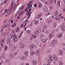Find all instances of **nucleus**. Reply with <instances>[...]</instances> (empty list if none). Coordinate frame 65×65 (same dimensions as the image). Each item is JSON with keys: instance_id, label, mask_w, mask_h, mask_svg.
<instances>
[{"instance_id": "obj_51", "label": "nucleus", "mask_w": 65, "mask_h": 65, "mask_svg": "<svg viewBox=\"0 0 65 65\" xmlns=\"http://www.w3.org/2000/svg\"><path fill=\"white\" fill-rule=\"evenodd\" d=\"M3 63V60H2V62H1V63H0V65H1V64H2Z\"/></svg>"}, {"instance_id": "obj_18", "label": "nucleus", "mask_w": 65, "mask_h": 65, "mask_svg": "<svg viewBox=\"0 0 65 65\" xmlns=\"http://www.w3.org/2000/svg\"><path fill=\"white\" fill-rule=\"evenodd\" d=\"M19 31H20V28L19 27H18L16 29V32H18Z\"/></svg>"}, {"instance_id": "obj_22", "label": "nucleus", "mask_w": 65, "mask_h": 65, "mask_svg": "<svg viewBox=\"0 0 65 65\" xmlns=\"http://www.w3.org/2000/svg\"><path fill=\"white\" fill-rule=\"evenodd\" d=\"M60 3L61 2L59 1H57V5L58 6H61V4H60Z\"/></svg>"}, {"instance_id": "obj_19", "label": "nucleus", "mask_w": 65, "mask_h": 65, "mask_svg": "<svg viewBox=\"0 0 65 65\" xmlns=\"http://www.w3.org/2000/svg\"><path fill=\"white\" fill-rule=\"evenodd\" d=\"M46 40V38L43 39L42 40V42H45Z\"/></svg>"}, {"instance_id": "obj_20", "label": "nucleus", "mask_w": 65, "mask_h": 65, "mask_svg": "<svg viewBox=\"0 0 65 65\" xmlns=\"http://www.w3.org/2000/svg\"><path fill=\"white\" fill-rule=\"evenodd\" d=\"M39 5V8H40L41 7V6H42V5L40 3H38Z\"/></svg>"}, {"instance_id": "obj_7", "label": "nucleus", "mask_w": 65, "mask_h": 65, "mask_svg": "<svg viewBox=\"0 0 65 65\" xmlns=\"http://www.w3.org/2000/svg\"><path fill=\"white\" fill-rule=\"evenodd\" d=\"M61 29L62 31H65V26H62L61 27Z\"/></svg>"}, {"instance_id": "obj_12", "label": "nucleus", "mask_w": 65, "mask_h": 65, "mask_svg": "<svg viewBox=\"0 0 65 65\" xmlns=\"http://www.w3.org/2000/svg\"><path fill=\"white\" fill-rule=\"evenodd\" d=\"M24 55H25V56H28V52L25 51L24 53Z\"/></svg>"}, {"instance_id": "obj_58", "label": "nucleus", "mask_w": 65, "mask_h": 65, "mask_svg": "<svg viewBox=\"0 0 65 65\" xmlns=\"http://www.w3.org/2000/svg\"><path fill=\"white\" fill-rule=\"evenodd\" d=\"M63 50L64 51H65V47H63L62 48Z\"/></svg>"}, {"instance_id": "obj_40", "label": "nucleus", "mask_w": 65, "mask_h": 65, "mask_svg": "<svg viewBox=\"0 0 65 65\" xmlns=\"http://www.w3.org/2000/svg\"><path fill=\"white\" fill-rule=\"evenodd\" d=\"M26 57L25 56H24L23 57V60H25L26 59Z\"/></svg>"}, {"instance_id": "obj_61", "label": "nucleus", "mask_w": 65, "mask_h": 65, "mask_svg": "<svg viewBox=\"0 0 65 65\" xmlns=\"http://www.w3.org/2000/svg\"><path fill=\"white\" fill-rule=\"evenodd\" d=\"M26 65H29V63H27L26 64Z\"/></svg>"}, {"instance_id": "obj_57", "label": "nucleus", "mask_w": 65, "mask_h": 65, "mask_svg": "<svg viewBox=\"0 0 65 65\" xmlns=\"http://www.w3.org/2000/svg\"><path fill=\"white\" fill-rule=\"evenodd\" d=\"M46 33L47 34H48V31H46Z\"/></svg>"}, {"instance_id": "obj_63", "label": "nucleus", "mask_w": 65, "mask_h": 65, "mask_svg": "<svg viewBox=\"0 0 65 65\" xmlns=\"http://www.w3.org/2000/svg\"><path fill=\"white\" fill-rule=\"evenodd\" d=\"M24 65V63H22L21 64V65Z\"/></svg>"}, {"instance_id": "obj_29", "label": "nucleus", "mask_w": 65, "mask_h": 65, "mask_svg": "<svg viewBox=\"0 0 65 65\" xmlns=\"http://www.w3.org/2000/svg\"><path fill=\"white\" fill-rule=\"evenodd\" d=\"M52 61H53V59L52 58H50L48 60V62H51Z\"/></svg>"}, {"instance_id": "obj_59", "label": "nucleus", "mask_w": 65, "mask_h": 65, "mask_svg": "<svg viewBox=\"0 0 65 65\" xmlns=\"http://www.w3.org/2000/svg\"><path fill=\"white\" fill-rule=\"evenodd\" d=\"M13 21L11 20V23L12 24V23H13Z\"/></svg>"}, {"instance_id": "obj_54", "label": "nucleus", "mask_w": 65, "mask_h": 65, "mask_svg": "<svg viewBox=\"0 0 65 65\" xmlns=\"http://www.w3.org/2000/svg\"><path fill=\"white\" fill-rule=\"evenodd\" d=\"M62 45L63 46H65V43L64 44H62Z\"/></svg>"}, {"instance_id": "obj_27", "label": "nucleus", "mask_w": 65, "mask_h": 65, "mask_svg": "<svg viewBox=\"0 0 65 65\" xmlns=\"http://www.w3.org/2000/svg\"><path fill=\"white\" fill-rule=\"evenodd\" d=\"M7 48L8 47L6 46H5V48L4 49V50L5 51H7Z\"/></svg>"}, {"instance_id": "obj_50", "label": "nucleus", "mask_w": 65, "mask_h": 65, "mask_svg": "<svg viewBox=\"0 0 65 65\" xmlns=\"http://www.w3.org/2000/svg\"><path fill=\"white\" fill-rule=\"evenodd\" d=\"M18 53V52L15 53L14 54V55H15V56L17 55V54Z\"/></svg>"}, {"instance_id": "obj_5", "label": "nucleus", "mask_w": 65, "mask_h": 65, "mask_svg": "<svg viewBox=\"0 0 65 65\" xmlns=\"http://www.w3.org/2000/svg\"><path fill=\"white\" fill-rule=\"evenodd\" d=\"M32 63L33 64H34L35 65L37 64V61L36 60H32Z\"/></svg>"}, {"instance_id": "obj_15", "label": "nucleus", "mask_w": 65, "mask_h": 65, "mask_svg": "<svg viewBox=\"0 0 65 65\" xmlns=\"http://www.w3.org/2000/svg\"><path fill=\"white\" fill-rule=\"evenodd\" d=\"M1 42L2 43H3L4 42H5V39H1L0 40Z\"/></svg>"}, {"instance_id": "obj_31", "label": "nucleus", "mask_w": 65, "mask_h": 65, "mask_svg": "<svg viewBox=\"0 0 65 65\" xmlns=\"http://www.w3.org/2000/svg\"><path fill=\"white\" fill-rule=\"evenodd\" d=\"M59 65H62L63 64V62H59Z\"/></svg>"}, {"instance_id": "obj_11", "label": "nucleus", "mask_w": 65, "mask_h": 65, "mask_svg": "<svg viewBox=\"0 0 65 65\" xmlns=\"http://www.w3.org/2000/svg\"><path fill=\"white\" fill-rule=\"evenodd\" d=\"M40 50L39 49H38L36 52V55H37L39 54Z\"/></svg>"}, {"instance_id": "obj_32", "label": "nucleus", "mask_w": 65, "mask_h": 65, "mask_svg": "<svg viewBox=\"0 0 65 65\" xmlns=\"http://www.w3.org/2000/svg\"><path fill=\"white\" fill-rule=\"evenodd\" d=\"M47 27V26L46 25H45L44 26V29H46Z\"/></svg>"}, {"instance_id": "obj_17", "label": "nucleus", "mask_w": 65, "mask_h": 65, "mask_svg": "<svg viewBox=\"0 0 65 65\" xmlns=\"http://www.w3.org/2000/svg\"><path fill=\"white\" fill-rule=\"evenodd\" d=\"M30 54L31 55L33 56V55H34L35 54V52H34V51H32V52H31Z\"/></svg>"}, {"instance_id": "obj_53", "label": "nucleus", "mask_w": 65, "mask_h": 65, "mask_svg": "<svg viewBox=\"0 0 65 65\" xmlns=\"http://www.w3.org/2000/svg\"><path fill=\"white\" fill-rule=\"evenodd\" d=\"M7 9H5V12H4V13H5V12H6L7 11Z\"/></svg>"}, {"instance_id": "obj_26", "label": "nucleus", "mask_w": 65, "mask_h": 65, "mask_svg": "<svg viewBox=\"0 0 65 65\" xmlns=\"http://www.w3.org/2000/svg\"><path fill=\"white\" fill-rule=\"evenodd\" d=\"M26 32H27L28 35H29V34H30V32H31V31H30V30H27Z\"/></svg>"}, {"instance_id": "obj_49", "label": "nucleus", "mask_w": 65, "mask_h": 65, "mask_svg": "<svg viewBox=\"0 0 65 65\" xmlns=\"http://www.w3.org/2000/svg\"><path fill=\"white\" fill-rule=\"evenodd\" d=\"M32 10V9L31 8H30V9L29 10V12H31V11Z\"/></svg>"}, {"instance_id": "obj_37", "label": "nucleus", "mask_w": 65, "mask_h": 65, "mask_svg": "<svg viewBox=\"0 0 65 65\" xmlns=\"http://www.w3.org/2000/svg\"><path fill=\"white\" fill-rule=\"evenodd\" d=\"M10 58H13V55L10 54Z\"/></svg>"}, {"instance_id": "obj_8", "label": "nucleus", "mask_w": 65, "mask_h": 65, "mask_svg": "<svg viewBox=\"0 0 65 65\" xmlns=\"http://www.w3.org/2000/svg\"><path fill=\"white\" fill-rule=\"evenodd\" d=\"M43 10L44 11H48L47 7H45V8H44Z\"/></svg>"}, {"instance_id": "obj_24", "label": "nucleus", "mask_w": 65, "mask_h": 65, "mask_svg": "<svg viewBox=\"0 0 65 65\" xmlns=\"http://www.w3.org/2000/svg\"><path fill=\"white\" fill-rule=\"evenodd\" d=\"M57 26V24L56 23H53V26L54 28H55Z\"/></svg>"}, {"instance_id": "obj_44", "label": "nucleus", "mask_w": 65, "mask_h": 65, "mask_svg": "<svg viewBox=\"0 0 65 65\" xmlns=\"http://www.w3.org/2000/svg\"><path fill=\"white\" fill-rule=\"evenodd\" d=\"M32 36H33V37H34V38H36V36H35L34 35H32Z\"/></svg>"}, {"instance_id": "obj_6", "label": "nucleus", "mask_w": 65, "mask_h": 65, "mask_svg": "<svg viewBox=\"0 0 65 65\" xmlns=\"http://www.w3.org/2000/svg\"><path fill=\"white\" fill-rule=\"evenodd\" d=\"M63 51H62V50H60L59 51V54L61 56L62 55H63Z\"/></svg>"}, {"instance_id": "obj_42", "label": "nucleus", "mask_w": 65, "mask_h": 65, "mask_svg": "<svg viewBox=\"0 0 65 65\" xmlns=\"http://www.w3.org/2000/svg\"><path fill=\"white\" fill-rule=\"evenodd\" d=\"M10 61L9 60V59H7V60H6L5 61L6 62H9Z\"/></svg>"}, {"instance_id": "obj_33", "label": "nucleus", "mask_w": 65, "mask_h": 65, "mask_svg": "<svg viewBox=\"0 0 65 65\" xmlns=\"http://www.w3.org/2000/svg\"><path fill=\"white\" fill-rule=\"evenodd\" d=\"M4 57H5V56H2L0 58V60H1V59H3V58H4Z\"/></svg>"}, {"instance_id": "obj_23", "label": "nucleus", "mask_w": 65, "mask_h": 65, "mask_svg": "<svg viewBox=\"0 0 65 65\" xmlns=\"http://www.w3.org/2000/svg\"><path fill=\"white\" fill-rule=\"evenodd\" d=\"M58 12L56 11V12H55V15L56 17H57L58 15Z\"/></svg>"}, {"instance_id": "obj_60", "label": "nucleus", "mask_w": 65, "mask_h": 65, "mask_svg": "<svg viewBox=\"0 0 65 65\" xmlns=\"http://www.w3.org/2000/svg\"><path fill=\"white\" fill-rule=\"evenodd\" d=\"M6 26L7 25H5L4 27V28H6Z\"/></svg>"}, {"instance_id": "obj_39", "label": "nucleus", "mask_w": 65, "mask_h": 65, "mask_svg": "<svg viewBox=\"0 0 65 65\" xmlns=\"http://www.w3.org/2000/svg\"><path fill=\"white\" fill-rule=\"evenodd\" d=\"M48 58H50V59H52V56L51 55H49L48 56Z\"/></svg>"}, {"instance_id": "obj_14", "label": "nucleus", "mask_w": 65, "mask_h": 65, "mask_svg": "<svg viewBox=\"0 0 65 65\" xmlns=\"http://www.w3.org/2000/svg\"><path fill=\"white\" fill-rule=\"evenodd\" d=\"M63 36V34L62 33H60L58 35V37L59 38H61Z\"/></svg>"}, {"instance_id": "obj_21", "label": "nucleus", "mask_w": 65, "mask_h": 65, "mask_svg": "<svg viewBox=\"0 0 65 65\" xmlns=\"http://www.w3.org/2000/svg\"><path fill=\"white\" fill-rule=\"evenodd\" d=\"M55 19L56 21H60V18H55Z\"/></svg>"}, {"instance_id": "obj_2", "label": "nucleus", "mask_w": 65, "mask_h": 65, "mask_svg": "<svg viewBox=\"0 0 65 65\" xmlns=\"http://www.w3.org/2000/svg\"><path fill=\"white\" fill-rule=\"evenodd\" d=\"M41 32V30L40 29H38L37 30H36L35 32V35H38L39 33H40Z\"/></svg>"}, {"instance_id": "obj_1", "label": "nucleus", "mask_w": 65, "mask_h": 65, "mask_svg": "<svg viewBox=\"0 0 65 65\" xmlns=\"http://www.w3.org/2000/svg\"><path fill=\"white\" fill-rule=\"evenodd\" d=\"M13 37V38L12 39V40H13L14 42H18V38L16 36L15 34L14 33V36L12 35L11 36V37L10 38L9 37H8L7 38V44H9L10 43V38H12V37Z\"/></svg>"}, {"instance_id": "obj_10", "label": "nucleus", "mask_w": 65, "mask_h": 65, "mask_svg": "<svg viewBox=\"0 0 65 65\" xmlns=\"http://www.w3.org/2000/svg\"><path fill=\"white\" fill-rule=\"evenodd\" d=\"M34 45L33 44H31L30 46V50H32V48L34 47Z\"/></svg>"}, {"instance_id": "obj_25", "label": "nucleus", "mask_w": 65, "mask_h": 65, "mask_svg": "<svg viewBox=\"0 0 65 65\" xmlns=\"http://www.w3.org/2000/svg\"><path fill=\"white\" fill-rule=\"evenodd\" d=\"M15 50V46L13 47V48L12 49V52H13Z\"/></svg>"}, {"instance_id": "obj_13", "label": "nucleus", "mask_w": 65, "mask_h": 65, "mask_svg": "<svg viewBox=\"0 0 65 65\" xmlns=\"http://www.w3.org/2000/svg\"><path fill=\"white\" fill-rule=\"evenodd\" d=\"M42 13H41L40 14L38 15L37 17L38 19L40 18H41V17H42Z\"/></svg>"}, {"instance_id": "obj_4", "label": "nucleus", "mask_w": 65, "mask_h": 65, "mask_svg": "<svg viewBox=\"0 0 65 65\" xmlns=\"http://www.w3.org/2000/svg\"><path fill=\"white\" fill-rule=\"evenodd\" d=\"M24 45L23 44H21L20 45V47L21 48H24Z\"/></svg>"}, {"instance_id": "obj_36", "label": "nucleus", "mask_w": 65, "mask_h": 65, "mask_svg": "<svg viewBox=\"0 0 65 65\" xmlns=\"http://www.w3.org/2000/svg\"><path fill=\"white\" fill-rule=\"evenodd\" d=\"M10 23H8L6 25L7 26V27H9V25H10Z\"/></svg>"}, {"instance_id": "obj_56", "label": "nucleus", "mask_w": 65, "mask_h": 65, "mask_svg": "<svg viewBox=\"0 0 65 65\" xmlns=\"http://www.w3.org/2000/svg\"><path fill=\"white\" fill-rule=\"evenodd\" d=\"M30 15V13L29 12L27 14V16H28V15Z\"/></svg>"}, {"instance_id": "obj_62", "label": "nucleus", "mask_w": 65, "mask_h": 65, "mask_svg": "<svg viewBox=\"0 0 65 65\" xmlns=\"http://www.w3.org/2000/svg\"><path fill=\"white\" fill-rule=\"evenodd\" d=\"M46 65H50V63H48Z\"/></svg>"}, {"instance_id": "obj_38", "label": "nucleus", "mask_w": 65, "mask_h": 65, "mask_svg": "<svg viewBox=\"0 0 65 65\" xmlns=\"http://www.w3.org/2000/svg\"><path fill=\"white\" fill-rule=\"evenodd\" d=\"M25 6V5H24L21 8V9L22 10H23V8H24V7Z\"/></svg>"}, {"instance_id": "obj_16", "label": "nucleus", "mask_w": 65, "mask_h": 65, "mask_svg": "<svg viewBox=\"0 0 65 65\" xmlns=\"http://www.w3.org/2000/svg\"><path fill=\"white\" fill-rule=\"evenodd\" d=\"M54 59L55 61H57V58L56 55L54 56Z\"/></svg>"}, {"instance_id": "obj_34", "label": "nucleus", "mask_w": 65, "mask_h": 65, "mask_svg": "<svg viewBox=\"0 0 65 65\" xmlns=\"http://www.w3.org/2000/svg\"><path fill=\"white\" fill-rule=\"evenodd\" d=\"M2 3H3L2 1V0H0V5H1L2 4Z\"/></svg>"}, {"instance_id": "obj_46", "label": "nucleus", "mask_w": 65, "mask_h": 65, "mask_svg": "<svg viewBox=\"0 0 65 65\" xmlns=\"http://www.w3.org/2000/svg\"><path fill=\"white\" fill-rule=\"evenodd\" d=\"M23 33H24V32L23 31H21V32L20 35H23Z\"/></svg>"}, {"instance_id": "obj_41", "label": "nucleus", "mask_w": 65, "mask_h": 65, "mask_svg": "<svg viewBox=\"0 0 65 65\" xmlns=\"http://www.w3.org/2000/svg\"><path fill=\"white\" fill-rule=\"evenodd\" d=\"M33 39V37H30V40L31 41Z\"/></svg>"}, {"instance_id": "obj_48", "label": "nucleus", "mask_w": 65, "mask_h": 65, "mask_svg": "<svg viewBox=\"0 0 65 65\" xmlns=\"http://www.w3.org/2000/svg\"><path fill=\"white\" fill-rule=\"evenodd\" d=\"M11 11H10L8 13V14H7L6 15V17H7V15H8V14H10V13H11Z\"/></svg>"}, {"instance_id": "obj_30", "label": "nucleus", "mask_w": 65, "mask_h": 65, "mask_svg": "<svg viewBox=\"0 0 65 65\" xmlns=\"http://www.w3.org/2000/svg\"><path fill=\"white\" fill-rule=\"evenodd\" d=\"M52 23V20L51 19H50L48 20V23L49 24H51Z\"/></svg>"}, {"instance_id": "obj_55", "label": "nucleus", "mask_w": 65, "mask_h": 65, "mask_svg": "<svg viewBox=\"0 0 65 65\" xmlns=\"http://www.w3.org/2000/svg\"><path fill=\"white\" fill-rule=\"evenodd\" d=\"M21 13H22V14H23V13H24V11H21Z\"/></svg>"}, {"instance_id": "obj_28", "label": "nucleus", "mask_w": 65, "mask_h": 65, "mask_svg": "<svg viewBox=\"0 0 65 65\" xmlns=\"http://www.w3.org/2000/svg\"><path fill=\"white\" fill-rule=\"evenodd\" d=\"M52 36H53V34L51 33L50 35H49V37H50V38H52Z\"/></svg>"}, {"instance_id": "obj_3", "label": "nucleus", "mask_w": 65, "mask_h": 65, "mask_svg": "<svg viewBox=\"0 0 65 65\" xmlns=\"http://www.w3.org/2000/svg\"><path fill=\"white\" fill-rule=\"evenodd\" d=\"M56 42H57V41L56 40H52L51 42V44L52 45H54L56 43Z\"/></svg>"}, {"instance_id": "obj_43", "label": "nucleus", "mask_w": 65, "mask_h": 65, "mask_svg": "<svg viewBox=\"0 0 65 65\" xmlns=\"http://www.w3.org/2000/svg\"><path fill=\"white\" fill-rule=\"evenodd\" d=\"M12 46L11 45H10V49L11 48H12Z\"/></svg>"}, {"instance_id": "obj_64", "label": "nucleus", "mask_w": 65, "mask_h": 65, "mask_svg": "<svg viewBox=\"0 0 65 65\" xmlns=\"http://www.w3.org/2000/svg\"><path fill=\"white\" fill-rule=\"evenodd\" d=\"M22 35H20V36H19V38H20L21 37V36H22Z\"/></svg>"}, {"instance_id": "obj_35", "label": "nucleus", "mask_w": 65, "mask_h": 65, "mask_svg": "<svg viewBox=\"0 0 65 65\" xmlns=\"http://www.w3.org/2000/svg\"><path fill=\"white\" fill-rule=\"evenodd\" d=\"M40 37L42 38V37H44V35H41L40 36Z\"/></svg>"}, {"instance_id": "obj_45", "label": "nucleus", "mask_w": 65, "mask_h": 65, "mask_svg": "<svg viewBox=\"0 0 65 65\" xmlns=\"http://www.w3.org/2000/svg\"><path fill=\"white\" fill-rule=\"evenodd\" d=\"M20 59L22 61H23V60H24V59H23V57H21L20 58Z\"/></svg>"}, {"instance_id": "obj_9", "label": "nucleus", "mask_w": 65, "mask_h": 65, "mask_svg": "<svg viewBox=\"0 0 65 65\" xmlns=\"http://www.w3.org/2000/svg\"><path fill=\"white\" fill-rule=\"evenodd\" d=\"M34 23L36 25H38L39 24V22L38 21L35 20L34 21Z\"/></svg>"}, {"instance_id": "obj_52", "label": "nucleus", "mask_w": 65, "mask_h": 65, "mask_svg": "<svg viewBox=\"0 0 65 65\" xmlns=\"http://www.w3.org/2000/svg\"><path fill=\"white\" fill-rule=\"evenodd\" d=\"M7 0H5V3H6L7 2Z\"/></svg>"}, {"instance_id": "obj_47", "label": "nucleus", "mask_w": 65, "mask_h": 65, "mask_svg": "<svg viewBox=\"0 0 65 65\" xmlns=\"http://www.w3.org/2000/svg\"><path fill=\"white\" fill-rule=\"evenodd\" d=\"M34 7L35 8H36V7H37V4H35L34 5Z\"/></svg>"}]
</instances>
